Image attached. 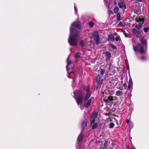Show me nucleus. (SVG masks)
<instances>
[{"mask_svg": "<svg viewBox=\"0 0 149 149\" xmlns=\"http://www.w3.org/2000/svg\"><path fill=\"white\" fill-rule=\"evenodd\" d=\"M78 31L75 32V30L70 28V35L68 40V42L70 45L72 46H76L77 45V37Z\"/></svg>", "mask_w": 149, "mask_h": 149, "instance_id": "obj_1", "label": "nucleus"}, {"mask_svg": "<svg viewBox=\"0 0 149 149\" xmlns=\"http://www.w3.org/2000/svg\"><path fill=\"white\" fill-rule=\"evenodd\" d=\"M74 98L75 99L78 104L82 102L84 93L80 90L76 91L74 92Z\"/></svg>", "mask_w": 149, "mask_h": 149, "instance_id": "obj_2", "label": "nucleus"}, {"mask_svg": "<svg viewBox=\"0 0 149 149\" xmlns=\"http://www.w3.org/2000/svg\"><path fill=\"white\" fill-rule=\"evenodd\" d=\"M136 23H135L136 27L140 29L144 22V19L143 18L139 17H137L136 18Z\"/></svg>", "mask_w": 149, "mask_h": 149, "instance_id": "obj_3", "label": "nucleus"}, {"mask_svg": "<svg viewBox=\"0 0 149 149\" xmlns=\"http://www.w3.org/2000/svg\"><path fill=\"white\" fill-rule=\"evenodd\" d=\"M91 38H93L95 40L96 45H98L100 43L99 35L97 32L94 31L92 35Z\"/></svg>", "mask_w": 149, "mask_h": 149, "instance_id": "obj_4", "label": "nucleus"}, {"mask_svg": "<svg viewBox=\"0 0 149 149\" xmlns=\"http://www.w3.org/2000/svg\"><path fill=\"white\" fill-rule=\"evenodd\" d=\"M84 89L86 92V94L84 98V100H86L88 98L91 96V94L89 92L90 86H85L84 88Z\"/></svg>", "mask_w": 149, "mask_h": 149, "instance_id": "obj_5", "label": "nucleus"}, {"mask_svg": "<svg viewBox=\"0 0 149 149\" xmlns=\"http://www.w3.org/2000/svg\"><path fill=\"white\" fill-rule=\"evenodd\" d=\"M132 32L134 35L137 37L139 38L141 36V31L136 29H132Z\"/></svg>", "mask_w": 149, "mask_h": 149, "instance_id": "obj_6", "label": "nucleus"}, {"mask_svg": "<svg viewBox=\"0 0 149 149\" xmlns=\"http://www.w3.org/2000/svg\"><path fill=\"white\" fill-rule=\"evenodd\" d=\"M72 26H73L74 28H77L78 29H80L81 28L80 24L79 22H74L71 25Z\"/></svg>", "mask_w": 149, "mask_h": 149, "instance_id": "obj_7", "label": "nucleus"}, {"mask_svg": "<svg viewBox=\"0 0 149 149\" xmlns=\"http://www.w3.org/2000/svg\"><path fill=\"white\" fill-rule=\"evenodd\" d=\"M84 137V134L82 132H81L77 138V142H80L82 141Z\"/></svg>", "mask_w": 149, "mask_h": 149, "instance_id": "obj_8", "label": "nucleus"}, {"mask_svg": "<svg viewBox=\"0 0 149 149\" xmlns=\"http://www.w3.org/2000/svg\"><path fill=\"white\" fill-rule=\"evenodd\" d=\"M140 41L141 42L142 45L143 46H146V41L144 38H140Z\"/></svg>", "mask_w": 149, "mask_h": 149, "instance_id": "obj_9", "label": "nucleus"}, {"mask_svg": "<svg viewBox=\"0 0 149 149\" xmlns=\"http://www.w3.org/2000/svg\"><path fill=\"white\" fill-rule=\"evenodd\" d=\"M69 57H68L67 58V66H66V68L67 69H70V67H69V66L70 65H71V64L72 63V61H69Z\"/></svg>", "mask_w": 149, "mask_h": 149, "instance_id": "obj_10", "label": "nucleus"}, {"mask_svg": "<svg viewBox=\"0 0 149 149\" xmlns=\"http://www.w3.org/2000/svg\"><path fill=\"white\" fill-rule=\"evenodd\" d=\"M92 99L93 98L91 97L89 100H88L87 102L86 103L85 105V107L86 108H88L90 105Z\"/></svg>", "mask_w": 149, "mask_h": 149, "instance_id": "obj_11", "label": "nucleus"}, {"mask_svg": "<svg viewBox=\"0 0 149 149\" xmlns=\"http://www.w3.org/2000/svg\"><path fill=\"white\" fill-rule=\"evenodd\" d=\"M123 94V92L122 91H116L115 95L117 96H120L122 95Z\"/></svg>", "mask_w": 149, "mask_h": 149, "instance_id": "obj_12", "label": "nucleus"}, {"mask_svg": "<svg viewBox=\"0 0 149 149\" xmlns=\"http://www.w3.org/2000/svg\"><path fill=\"white\" fill-rule=\"evenodd\" d=\"M106 58L108 59H109L111 57V54L110 52H106L105 53Z\"/></svg>", "mask_w": 149, "mask_h": 149, "instance_id": "obj_13", "label": "nucleus"}, {"mask_svg": "<svg viewBox=\"0 0 149 149\" xmlns=\"http://www.w3.org/2000/svg\"><path fill=\"white\" fill-rule=\"evenodd\" d=\"M108 39L109 41H113L114 40V37L113 35H110L109 36Z\"/></svg>", "mask_w": 149, "mask_h": 149, "instance_id": "obj_14", "label": "nucleus"}, {"mask_svg": "<svg viewBox=\"0 0 149 149\" xmlns=\"http://www.w3.org/2000/svg\"><path fill=\"white\" fill-rule=\"evenodd\" d=\"M87 124V122L86 120H84L82 123V126L83 127V128H84L86 126Z\"/></svg>", "mask_w": 149, "mask_h": 149, "instance_id": "obj_15", "label": "nucleus"}, {"mask_svg": "<svg viewBox=\"0 0 149 149\" xmlns=\"http://www.w3.org/2000/svg\"><path fill=\"white\" fill-rule=\"evenodd\" d=\"M117 20L120 21V14L119 13H118L116 15Z\"/></svg>", "mask_w": 149, "mask_h": 149, "instance_id": "obj_16", "label": "nucleus"}, {"mask_svg": "<svg viewBox=\"0 0 149 149\" xmlns=\"http://www.w3.org/2000/svg\"><path fill=\"white\" fill-rule=\"evenodd\" d=\"M97 116V112H94L91 116V118H96Z\"/></svg>", "mask_w": 149, "mask_h": 149, "instance_id": "obj_17", "label": "nucleus"}, {"mask_svg": "<svg viewBox=\"0 0 149 149\" xmlns=\"http://www.w3.org/2000/svg\"><path fill=\"white\" fill-rule=\"evenodd\" d=\"M81 54L79 52L77 53L75 55V57L76 58H78L80 57Z\"/></svg>", "mask_w": 149, "mask_h": 149, "instance_id": "obj_18", "label": "nucleus"}, {"mask_svg": "<svg viewBox=\"0 0 149 149\" xmlns=\"http://www.w3.org/2000/svg\"><path fill=\"white\" fill-rule=\"evenodd\" d=\"M76 147L77 149H80L81 146L79 142H77V144L76 145Z\"/></svg>", "mask_w": 149, "mask_h": 149, "instance_id": "obj_19", "label": "nucleus"}, {"mask_svg": "<svg viewBox=\"0 0 149 149\" xmlns=\"http://www.w3.org/2000/svg\"><path fill=\"white\" fill-rule=\"evenodd\" d=\"M105 72V69H100V73L101 75H103Z\"/></svg>", "mask_w": 149, "mask_h": 149, "instance_id": "obj_20", "label": "nucleus"}, {"mask_svg": "<svg viewBox=\"0 0 149 149\" xmlns=\"http://www.w3.org/2000/svg\"><path fill=\"white\" fill-rule=\"evenodd\" d=\"M97 127V123H95L94 124L93 126H92V130H94Z\"/></svg>", "mask_w": 149, "mask_h": 149, "instance_id": "obj_21", "label": "nucleus"}, {"mask_svg": "<svg viewBox=\"0 0 149 149\" xmlns=\"http://www.w3.org/2000/svg\"><path fill=\"white\" fill-rule=\"evenodd\" d=\"M118 5L119 8H121L123 7V2H121L120 3L118 2Z\"/></svg>", "mask_w": 149, "mask_h": 149, "instance_id": "obj_22", "label": "nucleus"}, {"mask_svg": "<svg viewBox=\"0 0 149 149\" xmlns=\"http://www.w3.org/2000/svg\"><path fill=\"white\" fill-rule=\"evenodd\" d=\"M140 51V52L141 54H143L144 53V51L143 47L141 46Z\"/></svg>", "mask_w": 149, "mask_h": 149, "instance_id": "obj_23", "label": "nucleus"}, {"mask_svg": "<svg viewBox=\"0 0 149 149\" xmlns=\"http://www.w3.org/2000/svg\"><path fill=\"white\" fill-rule=\"evenodd\" d=\"M119 8L118 7H116L113 10L115 13H116L118 11Z\"/></svg>", "mask_w": 149, "mask_h": 149, "instance_id": "obj_24", "label": "nucleus"}, {"mask_svg": "<svg viewBox=\"0 0 149 149\" xmlns=\"http://www.w3.org/2000/svg\"><path fill=\"white\" fill-rule=\"evenodd\" d=\"M114 126V124L113 123H110L109 124V127L110 128H113Z\"/></svg>", "mask_w": 149, "mask_h": 149, "instance_id": "obj_25", "label": "nucleus"}, {"mask_svg": "<svg viewBox=\"0 0 149 149\" xmlns=\"http://www.w3.org/2000/svg\"><path fill=\"white\" fill-rule=\"evenodd\" d=\"M107 100H109L110 101H112L113 100V97L111 96H109L107 98Z\"/></svg>", "mask_w": 149, "mask_h": 149, "instance_id": "obj_26", "label": "nucleus"}, {"mask_svg": "<svg viewBox=\"0 0 149 149\" xmlns=\"http://www.w3.org/2000/svg\"><path fill=\"white\" fill-rule=\"evenodd\" d=\"M143 30L145 33H147L149 30V28L148 27L144 28Z\"/></svg>", "mask_w": 149, "mask_h": 149, "instance_id": "obj_27", "label": "nucleus"}, {"mask_svg": "<svg viewBox=\"0 0 149 149\" xmlns=\"http://www.w3.org/2000/svg\"><path fill=\"white\" fill-rule=\"evenodd\" d=\"M95 118H91V123L93 124L94 123L95 121Z\"/></svg>", "mask_w": 149, "mask_h": 149, "instance_id": "obj_28", "label": "nucleus"}, {"mask_svg": "<svg viewBox=\"0 0 149 149\" xmlns=\"http://www.w3.org/2000/svg\"><path fill=\"white\" fill-rule=\"evenodd\" d=\"M108 143V142L107 141H105L104 143V146L105 148H107V147Z\"/></svg>", "mask_w": 149, "mask_h": 149, "instance_id": "obj_29", "label": "nucleus"}, {"mask_svg": "<svg viewBox=\"0 0 149 149\" xmlns=\"http://www.w3.org/2000/svg\"><path fill=\"white\" fill-rule=\"evenodd\" d=\"M132 85H131V84H128V89L130 90L131 88V87H132Z\"/></svg>", "mask_w": 149, "mask_h": 149, "instance_id": "obj_30", "label": "nucleus"}, {"mask_svg": "<svg viewBox=\"0 0 149 149\" xmlns=\"http://www.w3.org/2000/svg\"><path fill=\"white\" fill-rule=\"evenodd\" d=\"M111 48L114 49H117L116 47L113 45V44H111Z\"/></svg>", "mask_w": 149, "mask_h": 149, "instance_id": "obj_31", "label": "nucleus"}, {"mask_svg": "<svg viewBox=\"0 0 149 149\" xmlns=\"http://www.w3.org/2000/svg\"><path fill=\"white\" fill-rule=\"evenodd\" d=\"M88 24L90 26L93 27V23L91 22H89Z\"/></svg>", "mask_w": 149, "mask_h": 149, "instance_id": "obj_32", "label": "nucleus"}, {"mask_svg": "<svg viewBox=\"0 0 149 149\" xmlns=\"http://www.w3.org/2000/svg\"><path fill=\"white\" fill-rule=\"evenodd\" d=\"M129 84H131V85H133V82L132 79H129Z\"/></svg>", "mask_w": 149, "mask_h": 149, "instance_id": "obj_33", "label": "nucleus"}, {"mask_svg": "<svg viewBox=\"0 0 149 149\" xmlns=\"http://www.w3.org/2000/svg\"><path fill=\"white\" fill-rule=\"evenodd\" d=\"M80 45L81 46H84V42H83V41H81L80 42Z\"/></svg>", "mask_w": 149, "mask_h": 149, "instance_id": "obj_34", "label": "nucleus"}, {"mask_svg": "<svg viewBox=\"0 0 149 149\" xmlns=\"http://www.w3.org/2000/svg\"><path fill=\"white\" fill-rule=\"evenodd\" d=\"M109 14L110 15L111 14H113V13L111 10H109Z\"/></svg>", "mask_w": 149, "mask_h": 149, "instance_id": "obj_35", "label": "nucleus"}, {"mask_svg": "<svg viewBox=\"0 0 149 149\" xmlns=\"http://www.w3.org/2000/svg\"><path fill=\"white\" fill-rule=\"evenodd\" d=\"M119 37L118 36L116 37L115 38V39L116 41H118L119 40Z\"/></svg>", "mask_w": 149, "mask_h": 149, "instance_id": "obj_36", "label": "nucleus"}, {"mask_svg": "<svg viewBox=\"0 0 149 149\" xmlns=\"http://www.w3.org/2000/svg\"><path fill=\"white\" fill-rule=\"evenodd\" d=\"M134 49L135 52H136L137 50L136 47L134 46Z\"/></svg>", "mask_w": 149, "mask_h": 149, "instance_id": "obj_37", "label": "nucleus"}, {"mask_svg": "<svg viewBox=\"0 0 149 149\" xmlns=\"http://www.w3.org/2000/svg\"><path fill=\"white\" fill-rule=\"evenodd\" d=\"M74 10H75V13L76 14H77V9L75 7V6H74Z\"/></svg>", "mask_w": 149, "mask_h": 149, "instance_id": "obj_38", "label": "nucleus"}, {"mask_svg": "<svg viewBox=\"0 0 149 149\" xmlns=\"http://www.w3.org/2000/svg\"><path fill=\"white\" fill-rule=\"evenodd\" d=\"M123 87H126L127 86L126 84V83L123 84Z\"/></svg>", "mask_w": 149, "mask_h": 149, "instance_id": "obj_39", "label": "nucleus"}, {"mask_svg": "<svg viewBox=\"0 0 149 149\" xmlns=\"http://www.w3.org/2000/svg\"><path fill=\"white\" fill-rule=\"evenodd\" d=\"M73 74V73L72 72V73H70V74H69V77H68L69 78H71V77H70V74Z\"/></svg>", "mask_w": 149, "mask_h": 149, "instance_id": "obj_40", "label": "nucleus"}, {"mask_svg": "<svg viewBox=\"0 0 149 149\" xmlns=\"http://www.w3.org/2000/svg\"><path fill=\"white\" fill-rule=\"evenodd\" d=\"M126 122L127 123H129V120L128 119H127L126 121Z\"/></svg>", "mask_w": 149, "mask_h": 149, "instance_id": "obj_41", "label": "nucleus"}, {"mask_svg": "<svg viewBox=\"0 0 149 149\" xmlns=\"http://www.w3.org/2000/svg\"><path fill=\"white\" fill-rule=\"evenodd\" d=\"M122 23L121 22H120L119 24H118V25H122Z\"/></svg>", "mask_w": 149, "mask_h": 149, "instance_id": "obj_42", "label": "nucleus"}, {"mask_svg": "<svg viewBox=\"0 0 149 149\" xmlns=\"http://www.w3.org/2000/svg\"><path fill=\"white\" fill-rule=\"evenodd\" d=\"M96 142L97 143H100V141H96Z\"/></svg>", "mask_w": 149, "mask_h": 149, "instance_id": "obj_43", "label": "nucleus"}, {"mask_svg": "<svg viewBox=\"0 0 149 149\" xmlns=\"http://www.w3.org/2000/svg\"><path fill=\"white\" fill-rule=\"evenodd\" d=\"M73 80V85L74 84V78Z\"/></svg>", "mask_w": 149, "mask_h": 149, "instance_id": "obj_44", "label": "nucleus"}, {"mask_svg": "<svg viewBox=\"0 0 149 149\" xmlns=\"http://www.w3.org/2000/svg\"><path fill=\"white\" fill-rule=\"evenodd\" d=\"M137 0L140 2H141L142 1V0Z\"/></svg>", "mask_w": 149, "mask_h": 149, "instance_id": "obj_45", "label": "nucleus"}, {"mask_svg": "<svg viewBox=\"0 0 149 149\" xmlns=\"http://www.w3.org/2000/svg\"><path fill=\"white\" fill-rule=\"evenodd\" d=\"M142 59H143L144 58V57H142Z\"/></svg>", "mask_w": 149, "mask_h": 149, "instance_id": "obj_46", "label": "nucleus"}, {"mask_svg": "<svg viewBox=\"0 0 149 149\" xmlns=\"http://www.w3.org/2000/svg\"><path fill=\"white\" fill-rule=\"evenodd\" d=\"M70 68H72V66H71L70 67Z\"/></svg>", "mask_w": 149, "mask_h": 149, "instance_id": "obj_47", "label": "nucleus"}, {"mask_svg": "<svg viewBox=\"0 0 149 149\" xmlns=\"http://www.w3.org/2000/svg\"><path fill=\"white\" fill-rule=\"evenodd\" d=\"M115 35H116L117 33H115Z\"/></svg>", "mask_w": 149, "mask_h": 149, "instance_id": "obj_48", "label": "nucleus"}, {"mask_svg": "<svg viewBox=\"0 0 149 149\" xmlns=\"http://www.w3.org/2000/svg\"><path fill=\"white\" fill-rule=\"evenodd\" d=\"M110 95H112V94H111V93H110Z\"/></svg>", "mask_w": 149, "mask_h": 149, "instance_id": "obj_49", "label": "nucleus"}, {"mask_svg": "<svg viewBox=\"0 0 149 149\" xmlns=\"http://www.w3.org/2000/svg\"><path fill=\"white\" fill-rule=\"evenodd\" d=\"M147 1H149V0H147Z\"/></svg>", "mask_w": 149, "mask_h": 149, "instance_id": "obj_50", "label": "nucleus"}]
</instances>
